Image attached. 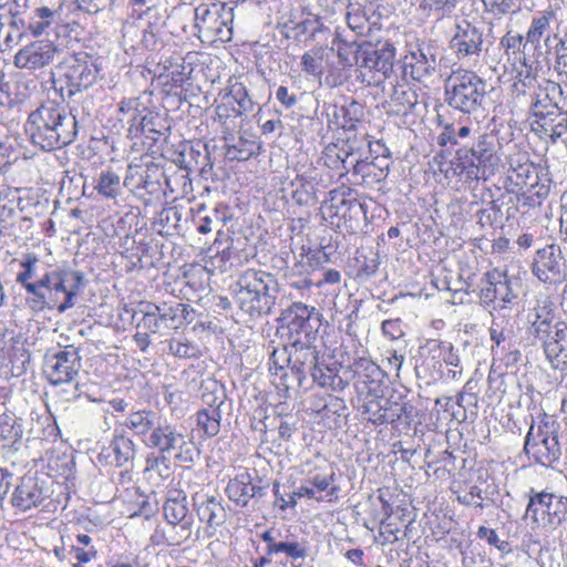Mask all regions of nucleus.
Instances as JSON below:
<instances>
[{"instance_id":"1","label":"nucleus","mask_w":567,"mask_h":567,"mask_svg":"<svg viewBox=\"0 0 567 567\" xmlns=\"http://www.w3.org/2000/svg\"><path fill=\"white\" fill-rule=\"evenodd\" d=\"M24 130L30 142L47 152L70 145L79 131L72 112L54 101H47L32 111Z\"/></svg>"},{"instance_id":"2","label":"nucleus","mask_w":567,"mask_h":567,"mask_svg":"<svg viewBox=\"0 0 567 567\" xmlns=\"http://www.w3.org/2000/svg\"><path fill=\"white\" fill-rule=\"evenodd\" d=\"M561 86L543 80L532 94L530 126L542 138L553 142L567 132V110Z\"/></svg>"},{"instance_id":"3","label":"nucleus","mask_w":567,"mask_h":567,"mask_svg":"<svg viewBox=\"0 0 567 567\" xmlns=\"http://www.w3.org/2000/svg\"><path fill=\"white\" fill-rule=\"evenodd\" d=\"M237 307L250 318L270 315L280 301V287L271 272L249 268L243 271L234 287Z\"/></svg>"},{"instance_id":"4","label":"nucleus","mask_w":567,"mask_h":567,"mask_svg":"<svg viewBox=\"0 0 567 567\" xmlns=\"http://www.w3.org/2000/svg\"><path fill=\"white\" fill-rule=\"evenodd\" d=\"M530 332L542 344L546 359L555 370L567 369V324L553 322V317L543 308L529 316Z\"/></svg>"},{"instance_id":"5","label":"nucleus","mask_w":567,"mask_h":567,"mask_svg":"<svg viewBox=\"0 0 567 567\" xmlns=\"http://www.w3.org/2000/svg\"><path fill=\"white\" fill-rule=\"evenodd\" d=\"M486 96V83L475 72L456 70L445 81V101L462 113H474Z\"/></svg>"},{"instance_id":"6","label":"nucleus","mask_w":567,"mask_h":567,"mask_svg":"<svg viewBox=\"0 0 567 567\" xmlns=\"http://www.w3.org/2000/svg\"><path fill=\"white\" fill-rule=\"evenodd\" d=\"M499 147L501 144L494 132L481 134L472 147H462L457 151L460 163L456 164L455 171L466 172L471 179L482 178L486 169H493L499 164Z\"/></svg>"},{"instance_id":"7","label":"nucleus","mask_w":567,"mask_h":567,"mask_svg":"<svg viewBox=\"0 0 567 567\" xmlns=\"http://www.w3.org/2000/svg\"><path fill=\"white\" fill-rule=\"evenodd\" d=\"M99 69L86 52L70 54L56 66L53 83L56 90H66L69 97L89 89L96 81Z\"/></svg>"},{"instance_id":"8","label":"nucleus","mask_w":567,"mask_h":567,"mask_svg":"<svg viewBox=\"0 0 567 567\" xmlns=\"http://www.w3.org/2000/svg\"><path fill=\"white\" fill-rule=\"evenodd\" d=\"M559 429V423L548 419H544L537 426L532 424L525 436L524 452L537 464L553 467L561 456Z\"/></svg>"},{"instance_id":"9","label":"nucleus","mask_w":567,"mask_h":567,"mask_svg":"<svg viewBox=\"0 0 567 567\" xmlns=\"http://www.w3.org/2000/svg\"><path fill=\"white\" fill-rule=\"evenodd\" d=\"M320 317L316 308L295 302L281 313L278 332L288 344L313 342L321 326Z\"/></svg>"},{"instance_id":"10","label":"nucleus","mask_w":567,"mask_h":567,"mask_svg":"<svg viewBox=\"0 0 567 567\" xmlns=\"http://www.w3.org/2000/svg\"><path fill=\"white\" fill-rule=\"evenodd\" d=\"M567 515V497L548 492L530 491L525 519H530L533 528L555 529Z\"/></svg>"},{"instance_id":"11","label":"nucleus","mask_w":567,"mask_h":567,"mask_svg":"<svg viewBox=\"0 0 567 567\" xmlns=\"http://www.w3.org/2000/svg\"><path fill=\"white\" fill-rule=\"evenodd\" d=\"M147 444L162 453L175 452V458L184 464L193 463L198 456L194 442L186 440L176 426L167 423H157L150 433Z\"/></svg>"},{"instance_id":"12","label":"nucleus","mask_w":567,"mask_h":567,"mask_svg":"<svg viewBox=\"0 0 567 567\" xmlns=\"http://www.w3.org/2000/svg\"><path fill=\"white\" fill-rule=\"evenodd\" d=\"M81 361L79 349L65 346L45 355L43 372L53 385L73 383L82 368Z\"/></svg>"},{"instance_id":"13","label":"nucleus","mask_w":567,"mask_h":567,"mask_svg":"<svg viewBox=\"0 0 567 567\" xmlns=\"http://www.w3.org/2000/svg\"><path fill=\"white\" fill-rule=\"evenodd\" d=\"M313 342H301L288 344L290 350L288 352V368L295 374L298 385L310 375L319 385H327L328 381L326 373L318 364V354Z\"/></svg>"},{"instance_id":"14","label":"nucleus","mask_w":567,"mask_h":567,"mask_svg":"<svg viewBox=\"0 0 567 567\" xmlns=\"http://www.w3.org/2000/svg\"><path fill=\"white\" fill-rule=\"evenodd\" d=\"M518 279L509 277L505 270L497 268L487 271L480 281V297L484 305L502 302V307L511 303L516 297Z\"/></svg>"},{"instance_id":"15","label":"nucleus","mask_w":567,"mask_h":567,"mask_svg":"<svg viewBox=\"0 0 567 567\" xmlns=\"http://www.w3.org/2000/svg\"><path fill=\"white\" fill-rule=\"evenodd\" d=\"M51 292L47 295L49 299L56 300L54 308L60 312H65L75 305V297L84 285V275L70 267H60L58 276L51 278Z\"/></svg>"},{"instance_id":"16","label":"nucleus","mask_w":567,"mask_h":567,"mask_svg":"<svg viewBox=\"0 0 567 567\" xmlns=\"http://www.w3.org/2000/svg\"><path fill=\"white\" fill-rule=\"evenodd\" d=\"M357 136L347 141L339 146L338 144H329L326 146L321 161L327 167L339 172L340 176L347 174L351 168L359 173V166L362 163L363 153L360 146H355Z\"/></svg>"},{"instance_id":"17","label":"nucleus","mask_w":567,"mask_h":567,"mask_svg":"<svg viewBox=\"0 0 567 567\" xmlns=\"http://www.w3.org/2000/svg\"><path fill=\"white\" fill-rule=\"evenodd\" d=\"M353 195L354 190L350 187L341 186L331 189L329 197L321 205L322 218L331 226L341 228V223L337 220V217L343 209L350 210L352 215L365 214L363 204Z\"/></svg>"},{"instance_id":"18","label":"nucleus","mask_w":567,"mask_h":567,"mask_svg":"<svg viewBox=\"0 0 567 567\" xmlns=\"http://www.w3.org/2000/svg\"><path fill=\"white\" fill-rule=\"evenodd\" d=\"M450 49L458 60L477 59L483 50V32L476 25L463 20L456 24Z\"/></svg>"},{"instance_id":"19","label":"nucleus","mask_w":567,"mask_h":567,"mask_svg":"<svg viewBox=\"0 0 567 567\" xmlns=\"http://www.w3.org/2000/svg\"><path fill=\"white\" fill-rule=\"evenodd\" d=\"M563 265L560 247L555 244L547 245L536 251L533 272L540 281L554 284L563 277Z\"/></svg>"},{"instance_id":"20","label":"nucleus","mask_w":567,"mask_h":567,"mask_svg":"<svg viewBox=\"0 0 567 567\" xmlns=\"http://www.w3.org/2000/svg\"><path fill=\"white\" fill-rule=\"evenodd\" d=\"M58 52V48L49 40H40L25 45L14 56L18 68L37 70L49 65Z\"/></svg>"},{"instance_id":"21","label":"nucleus","mask_w":567,"mask_h":567,"mask_svg":"<svg viewBox=\"0 0 567 567\" xmlns=\"http://www.w3.org/2000/svg\"><path fill=\"white\" fill-rule=\"evenodd\" d=\"M437 66L436 56L430 45L419 47L404 59L403 71L413 80L422 81L431 76Z\"/></svg>"},{"instance_id":"22","label":"nucleus","mask_w":567,"mask_h":567,"mask_svg":"<svg viewBox=\"0 0 567 567\" xmlns=\"http://www.w3.org/2000/svg\"><path fill=\"white\" fill-rule=\"evenodd\" d=\"M507 190L518 193L529 190L538 184L536 167L524 156V161L509 158V169L507 173Z\"/></svg>"},{"instance_id":"23","label":"nucleus","mask_w":567,"mask_h":567,"mask_svg":"<svg viewBox=\"0 0 567 567\" xmlns=\"http://www.w3.org/2000/svg\"><path fill=\"white\" fill-rule=\"evenodd\" d=\"M320 181V172L310 166L303 172L297 174L295 181L291 183L292 199L300 206H311L318 202L317 185Z\"/></svg>"},{"instance_id":"24","label":"nucleus","mask_w":567,"mask_h":567,"mask_svg":"<svg viewBox=\"0 0 567 567\" xmlns=\"http://www.w3.org/2000/svg\"><path fill=\"white\" fill-rule=\"evenodd\" d=\"M135 457L134 442L122 434L114 435L110 445L104 447L99 455L100 462L116 467H126Z\"/></svg>"},{"instance_id":"25","label":"nucleus","mask_w":567,"mask_h":567,"mask_svg":"<svg viewBox=\"0 0 567 567\" xmlns=\"http://www.w3.org/2000/svg\"><path fill=\"white\" fill-rule=\"evenodd\" d=\"M47 497L44 488L35 476H23L14 491L12 504L27 511L39 506Z\"/></svg>"},{"instance_id":"26","label":"nucleus","mask_w":567,"mask_h":567,"mask_svg":"<svg viewBox=\"0 0 567 567\" xmlns=\"http://www.w3.org/2000/svg\"><path fill=\"white\" fill-rule=\"evenodd\" d=\"M226 494L229 499L239 506H247L249 501L265 495V489L261 486L254 485L251 476L248 473H243L230 480L226 486Z\"/></svg>"},{"instance_id":"27","label":"nucleus","mask_w":567,"mask_h":567,"mask_svg":"<svg viewBox=\"0 0 567 567\" xmlns=\"http://www.w3.org/2000/svg\"><path fill=\"white\" fill-rule=\"evenodd\" d=\"M23 437V425L13 413L0 414V450L16 452Z\"/></svg>"},{"instance_id":"28","label":"nucleus","mask_w":567,"mask_h":567,"mask_svg":"<svg viewBox=\"0 0 567 567\" xmlns=\"http://www.w3.org/2000/svg\"><path fill=\"white\" fill-rule=\"evenodd\" d=\"M207 208L204 204H200L194 215V221L197 225V230L200 234H208L213 230L217 231V238L214 245L219 244V238L224 235L223 228L226 224L227 216L223 209L213 208L206 212Z\"/></svg>"},{"instance_id":"29","label":"nucleus","mask_w":567,"mask_h":567,"mask_svg":"<svg viewBox=\"0 0 567 567\" xmlns=\"http://www.w3.org/2000/svg\"><path fill=\"white\" fill-rule=\"evenodd\" d=\"M59 268L45 272L34 285L27 286V293L30 296L28 301L31 303V307L35 310H43L44 308L53 309L54 305H56L55 299H50L47 297L51 292V278L58 276Z\"/></svg>"},{"instance_id":"30","label":"nucleus","mask_w":567,"mask_h":567,"mask_svg":"<svg viewBox=\"0 0 567 567\" xmlns=\"http://www.w3.org/2000/svg\"><path fill=\"white\" fill-rule=\"evenodd\" d=\"M395 58V48L389 43H382L377 49L365 52L362 61V66L375 70L384 78H389L393 70V62Z\"/></svg>"},{"instance_id":"31","label":"nucleus","mask_w":567,"mask_h":567,"mask_svg":"<svg viewBox=\"0 0 567 567\" xmlns=\"http://www.w3.org/2000/svg\"><path fill=\"white\" fill-rule=\"evenodd\" d=\"M132 121L133 123L128 130L131 134L136 135L138 132H141L143 135H145L146 138H150L154 142L164 135L165 131L167 130L163 118L158 114H146L142 116V118L136 124V116H134Z\"/></svg>"},{"instance_id":"32","label":"nucleus","mask_w":567,"mask_h":567,"mask_svg":"<svg viewBox=\"0 0 567 567\" xmlns=\"http://www.w3.org/2000/svg\"><path fill=\"white\" fill-rule=\"evenodd\" d=\"M511 81L512 93L516 96L532 95L540 83L537 81L536 75L533 74L532 69L525 64L520 65L519 69L514 68L512 70Z\"/></svg>"},{"instance_id":"33","label":"nucleus","mask_w":567,"mask_h":567,"mask_svg":"<svg viewBox=\"0 0 567 567\" xmlns=\"http://www.w3.org/2000/svg\"><path fill=\"white\" fill-rule=\"evenodd\" d=\"M555 19L556 14L550 9L544 10L534 16L525 37L526 43H530L534 48H537L540 40L548 35L550 23Z\"/></svg>"},{"instance_id":"34","label":"nucleus","mask_w":567,"mask_h":567,"mask_svg":"<svg viewBox=\"0 0 567 567\" xmlns=\"http://www.w3.org/2000/svg\"><path fill=\"white\" fill-rule=\"evenodd\" d=\"M197 514L202 522H206L208 527L216 530L226 519V511L221 503L215 497H207L197 507Z\"/></svg>"},{"instance_id":"35","label":"nucleus","mask_w":567,"mask_h":567,"mask_svg":"<svg viewBox=\"0 0 567 567\" xmlns=\"http://www.w3.org/2000/svg\"><path fill=\"white\" fill-rule=\"evenodd\" d=\"M164 515L171 525H177L184 519L192 518L188 516V508L186 505V496L181 491H173L169 493L164 504Z\"/></svg>"},{"instance_id":"36","label":"nucleus","mask_w":567,"mask_h":567,"mask_svg":"<svg viewBox=\"0 0 567 567\" xmlns=\"http://www.w3.org/2000/svg\"><path fill=\"white\" fill-rule=\"evenodd\" d=\"M336 473L332 468H329L328 471L318 472L305 480V482L311 485V487H313L316 492H326L323 501L327 502H333L338 498L340 487L333 485Z\"/></svg>"},{"instance_id":"37","label":"nucleus","mask_w":567,"mask_h":567,"mask_svg":"<svg viewBox=\"0 0 567 567\" xmlns=\"http://www.w3.org/2000/svg\"><path fill=\"white\" fill-rule=\"evenodd\" d=\"M221 93L225 95V99L233 103V105L236 104L235 107L243 115L254 111L255 103L250 97L247 87L241 82L235 81L234 83H229Z\"/></svg>"},{"instance_id":"38","label":"nucleus","mask_w":567,"mask_h":567,"mask_svg":"<svg viewBox=\"0 0 567 567\" xmlns=\"http://www.w3.org/2000/svg\"><path fill=\"white\" fill-rule=\"evenodd\" d=\"M219 16V9L216 6L213 9H209L207 6L196 8L195 28L198 31V37L210 38L214 28L220 24Z\"/></svg>"},{"instance_id":"39","label":"nucleus","mask_w":567,"mask_h":567,"mask_svg":"<svg viewBox=\"0 0 567 567\" xmlns=\"http://www.w3.org/2000/svg\"><path fill=\"white\" fill-rule=\"evenodd\" d=\"M157 414L148 410H140L131 413L125 420V426L137 435H145L157 425Z\"/></svg>"},{"instance_id":"40","label":"nucleus","mask_w":567,"mask_h":567,"mask_svg":"<svg viewBox=\"0 0 567 567\" xmlns=\"http://www.w3.org/2000/svg\"><path fill=\"white\" fill-rule=\"evenodd\" d=\"M274 494L276 497L275 503L280 509L286 511L288 507H295L297 505V498L308 497L310 499L323 501V497L317 496L316 489L308 483H303L289 496V499H284V495L280 494L279 483L274 484Z\"/></svg>"},{"instance_id":"41","label":"nucleus","mask_w":567,"mask_h":567,"mask_svg":"<svg viewBox=\"0 0 567 567\" xmlns=\"http://www.w3.org/2000/svg\"><path fill=\"white\" fill-rule=\"evenodd\" d=\"M95 190L105 198H116L121 193V177L112 171H103L97 177Z\"/></svg>"},{"instance_id":"42","label":"nucleus","mask_w":567,"mask_h":567,"mask_svg":"<svg viewBox=\"0 0 567 567\" xmlns=\"http://www.w3.org/2000/svg\"><path fill=\"white\" fill-rule=\"evenodd\" d=\"M425 349L432 354L433 359L437 358L443 360L447 365L458 367L460 357L454 351L452 343L439 340H429Z\"/></svg>"},{"instance_id":"43","label":"nucleus","mask_w":567,"mask_h":567,"mask_svg":"<svg viewBox=\"0 0 567 567\" xmlns=\"http://www.w3.org/2000/svg\"><path fill=\"white\" fill-rule=\"evenodd\" d=\"M168 350L173 355L179 359H197L202 357L199 346L189 341L185 337L169 339Z\"/></svg>"},{"instance_id":"44","label":"nucleus","mask_w":567,"mask_h":567,"mask_svg":"<svg viewBox=\"0 0 567 567\" xmlns=\"http://www.w3.org/2000/svg\"><path fill=\"white\" fill-rule=\"evenodd\" d=\"M384 400L385 399L372 396L361 405V413L369 422H372L373 424L388 423L385 415L386 405H384Z\"/></svg>"},{"instance_id":"45","label":"nucleus","mask_w":567,"mask_h":567,"mask_svg":"<svg viewBox=\"0 0 567 567\" xmlns=\"http://www.w3.org/2000/svg\"><path fill=\"white\" fill-rule=\"evenodd\" d=\"M220 103L215 109V121H218L224 128V132L230 131L231 124L241 113L233 105V103L225 99V95L220 92Z\"/></svg>"},{"instance_id":"46","label":"nucleus","mask_w":567,"mask_h":567,"mask_svg":"<svg viewBox=\"0 0 567 567\" xmlns=\"http://www.w3.org/2000/svg\"><path fill=\"white\" fill-rule=\"evenodd\" d=\"M210 251L216 250L215 256H212L213 264L220 269V271H228L230 268L236 267L240 264L238 251L233 245H228L221 250L217 245L209 249Z\"/></svg>"},{"instance_id":"47","label":"nucleus","mask_w":567,"mask_h":567,"mask_svg":"<svg viewBox=\"0 0 567 567\" xmlns=\"http://www.w3.org/2000/svg\"><path fill=\"white\" fill-rule=\"evenodd\" d=\"M197 425L208 436H215L220 429V412L218 409H204L197 413Z\"/></svg>"},{"instance_id":"48","label":"nucleus","mask_w":567,"mask_h":567,"mask_svg":"<svg viewBox=\"0 0 567 567\" xmlns=\"http://www.w3.org/2000/svg\"><path fill=\"white\" fill-rule=\"evenodd\" d=\"M346 19L348 27L358 34H363L365 29H368L369 20L367 13L358 2L349 3Z\"/></svg>"},{"instance_id":"49","label":"nucleus","mask_w":567,"mask_h":567,"mask_svg":"<svg viewBox=\"0 0 567 567\" xmlns=\"http://www.w3.org/2000/svg\"><path fill=\"white\" fill-rule=\"evenodd\" d=\"M340 113L343 117L342 127L348 131L355 128L357 123L364 118V107L362 104L355 101L343 105L340 109Z\"/></svg>"},{"instance_id":"50","label":"nucleus","mask_w":567,"mask_h":567,"mask_svg":"<svg viewBox=\"0 0 567 567\" xmlns=\"http://www.w3.org/2000/svg\"><path fill=\"white\" fill-rule=\"evenodd\" d=\"M29 361V355L22 349H14L11 344L7 347L4 336H0V365L11 364L12 369L16 363L20 362L22 365Z\"/></svg>"},{"instance_id":"51","label":"nucleus","mask_w":567,"mask_h":567,"mask_svg":"<svg viewBox=\"0 0 567 567\" xmlns=\"http://www.w3.org/2000/svg\"><path fill=\"white\" fill-rule=\"evenodd\" d=\"M285 553L292 559H302L307 555V548L302 543L298 542H279L278 544H271L268 554Z\"/></svg>"},{"instance_id":"52","label":"nucleus","mask_w":567,"mask_h":567,"mask_svg":"<svg viewBox=\"0 0 567 567\" xmlns=\"http://www.w3.org/2000/svg\"><path fill=\"white\" fill-rule=\"evenodd\" d=\"M322 60V53L320 50L305 52L301 56L302 71L308 75L320 78L323 73Z\"/></svg>"},{"instance_id":"53","label":"nucleus","mask_w":567,"mask_h":567,"mask_svg":"<svg viewBox=\"0 0 567 567\" xmlns=\"http://www.w3.org/2000/svg\"><path fill=\"white\" fill-rule=\"evenodd\" d=\"M391 99L406 111L411 110L416 104L417 95L405 85H392Z\"/></svg>"},{"instance_id":"54","label":"nucleus","mask_w":567,"mask_h":567,"mask_svg":"<svg viewBox=\"0 0 567 567\" xmlns=\"http://www.w3.org/2000/svg\"><path fill=\"white\" fill-rule=\"evenodd\" d=\"M221 10L224 11V14L219 16L220 24L216 25L214 28V31H212V37L207 38L210 41H229L231 39V21H233V9H229L228 11H225V8L223 7Z\"/></svg>"},{"instance_id":"55","label":"nucleus","mask_w":567,"mask_h":567,"mask_svg":"<svg viewBox=\"0 0 567 567\" xmlns=\"http://www.w3.org/2000/svg\"><path fill=\"white\" fill-rule=\"evenodd\" d=\"M145 472L150 474V478H153L154 475L161 480H166L171 476V467L167 458L164 456H148L146 458Z\"/></svg>"},{"instance_id":"56","label":"nucleus","mask_w":567,"mask_h":567,"mask_svg":"<svg viewBox=\"0 0 567 567\" xmlns=\"http://www.w3.org/2000/svg\"><path fill=\"white\" fill-rule=\"evenodd\" d=\"M39 261L34 254H25L20 261L23 271L17 275V282L20 284L25 290L28 285H34L31 279L35 274V265Z\"/></svg>"},{"instance_id":"57","label":"nucleus","mask_w":567,"mask_h":567,"mask_svg":"<svg viewBox=\"0 0 567 567\" xmlns=\"http://www.w3.org/2000/svg\"><path fill=\"white\" fill-rule=\"evenodd\" d=\"M185 310L186 306L182 302L167 303L166 307H164V316L162 318L164 328H177Z\"/></svg>"},{"instance_id":"58","label":"nucleus","mask_w":567,"mask_h":567,"mask_svg":"<svg viewBox=\"0 0 567 567\" xmlns=\"http://www.w3.org/2000/svg\"><path fill=\"white\" fill-rule=\"evenodd\" d=\"M138 311L142 313V319L137 323L138 329H144L150 333H157L164 328L163 322L158 318L154 317L150 310H145L140 306Z\"/></svg>"},{"instance_id":"59","label":"nucleus","mask_w":567,"mask_h":567,"mask_svg":"<svg viewBox=\"0 0 567 567\" xmlns=\"http://www.w3.org/2000/svg\"><path fill=\"white\" fill-rule=\"evenodd\" d=\"M477 536L485 539L489 545L495 546L502 553H508L511 550L508 542L499 540L498 535L492 528L481 526Z\"/></svg>"},{"instance_id":"60","label":"nucleus","mask_w":567,"mask_h":567,"mask_svg":"<svg viewBox=\"0 0 567 567\" xmlns=\"http://www.w3.org/2000/svg\"><path fill=\"white\" fill-rule=\"evenodd\" d=\"M425 4L437 18L453 12L460 0H424Z\"/></svg>"},{"instance_id":"61","label":"nucleus","mask_w":567,"mask_h":567,"mask_svg":"<svg viewBox=\"0 0 567 567\" xmlns=\"http://www.w3.org/2000/svg\"><path fill=\"white\" fill-rule=\"evenodd\" d=\"M144 173H147V169H144L141 166L130 165L123 182L124 186L132 188L133 190L140 189V185H142L144 178Z\"/></svg>"},{"instance_id":"62","label":"nucleus","mask_w":567,"mask_h":567,"mask_svg":"<svg viewBox=\"0 0 567 567\" xmlns=\"http://www.w3.org/2000/svg\"><path fill=\"white\" fill-rule=\"evenodd\" d=\"M288 350L287 346L284 349H275L269 359V371L271 374L277 375L280 371L285 370V363L288 364Z\"/></svg>"},{"instance_id":"63","label":"nucleus","mask_w":567,"mask_h":567,"mask_svg":"<svg viewBox=\"0 0 567 567\" xmlns=\"http://www.w3.org/2000/svg\"><path fill=\"white\" fill-rule=\"evenodd\" d=\"M511 331H507L501 323L494 321L492 327L489 328V337L493 342L496 344V350L494 347L492 348L493 352L498 354V350L502 344L505 343L509 339Z\"/></svg>"},{"instance_id":"64","label":"nucleus","mask_w":567,"mask_h":567,"mask_svg":"<svg viewBox=\"0 0 567 567\" xmlns=\"http://www.w3.org/2000/svg\"><path fill=\"white\" fill-rule=\"evenodd\" d=\"M365 214H355L352 215L350 210L343 209L340 212V214L337 217V220L341 223V227L346 228L349 231H355V229L359 226V220L361 216H364Z\"/></svg>"}]
</instances>
